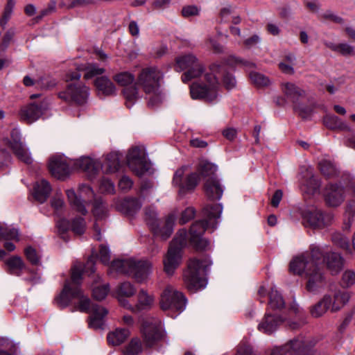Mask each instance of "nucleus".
<instances>
[{"instance_id":"55","label":"nucleus","mask_w":355,"mask_h":355,"mask_svg":"<svg viewBox=\"0 0 355 355\" xmlns=\"http://www.w3.org/2000/svg\"><path fill=\"white\" fill-rule=\"evenodd\" d=\"M6 4L4 7L3 12L0 19V22H7L11 19L13 10L15 6V0H6Z\"/></svg>"},{"instance_id":"57","label":"nucleus","mask_w":355,"mask_h":355,"mask_svg":"<svg viewBox=\"0 0 355 355\" xmlns=\"http://www.w3.org/2000/svg\"><path fill=\"white\" fill-rule=\"evenodd\" d=\"M319 168L321 173L327 178L330 179L333 173V165L329 160L322 159L319 162Z\"/></svg>"},{"instance_id":"14","label":"nucleus","mask_w":355,"mask_h":355,"mask_svg":"<svg viewBox=\"0 0 355 355\" xmlns=\"http://www.w3.org/2000/svg\"><path fill=\"white\" fill-rule=\"evenodd\" d=\"M313 346L310 340L298 337L290 340L284 345L275 347L270 351V355H302V353L309 352V347Z\"/></svg>"},{"instance_id":"41","label":"nucleus","mask_w":355,"mask_h":355,"mask_svg":"<svg viewBox=\"0 0 355 355\" xmlns=\"http://www.w3.org/2000/svg\"><path fill=\"white\" fill-rule=\"evenodd\" d=\"M268 306L272 310H281L285 306L284 300L276 288H271L269 293Z\"/></svg>"},{"instance_id":"5","label":"nucleus","mask_w":355,"mask_h":355,"mask_svg":"<svg viewBox=\"0 0 355 355\" xmlns=\"http://www.w3.org/2000/svg\"><path fill=\"white\" fill-rule=\"evenodd\" d=\"M163 73L157 67L151 66L142 69L139 73L136 86L141 88L146 95L148 96V106L155 107L162 101L163 96L160 90Z\"/></svg>"},{"instance_id":"63","label":"nucleus","mask_w":355,"mask_h":355,"mask_svg":"<svg viewBox=\"0 0 355 355\" xmlns=\"http://www.w3.org/2000/svg\"><path fill=\"white\" fill-rule=\"evenodd\" d=\"M220 15L223 19L226 21L232 20V22H239L243 19L241 18L239 15H232L231 10L229 8H223L220 10Z\"/></svg>"},{"instance_id":"31","label":"nucleus","mask_w":355,"mask_h":355,"mask_svg":"<svg viewBox=\"0 0 355 355\" xmlns=\"http://www.w3.org/2000/svg\"><path fill=\"white\" fill-rule=\"evenodd\" d=\"M120 168V159L118 153H110L107 155L103 163L101 162V167L105 173H114Z\"/></svg>"},{"instance_id":"29","label":"nucleus","mask_w":355,"mask_h":355,"mask_svg":"<svg viewBox=\"0 0 355 355\" xmlns=\"http://www.w3.org/2000/svg\"><path fill=\"white\" fill-rule=\"evenodd\" d=\"M94 85L98 91L105 96H113L116 94L114 84L107 76H101L95 80Z\"/></svg>"},{"instance_id":"35","label":"nucleus","mask_w":355,"mask_h":355,"mask_svg":"<svg viewBox=\"0 0 355 355\" xmlns=\"http://www.w3.org/2000/svg\"><path fill=\"white\" fill-rule=\"evenodd\" d=\"M204 71L205 68L203 65L199 60H198L196 62H194L192 67L183 73L181 79L183 83H187L193 79L200 78L202 75Z\"/></svg>"},{"instance_id":"36","label":"nucleus","mask_w":355,"mask_h":355,"mask_svg":"<svg viewBox=\"0 0 355 355\" xmlns=\"http://www.w3.org/2000/svg\"><path fill=\"white\" fill-rule=\"evenodd\" d=\"M141 203L136 198H127L123 200L120 205H116L117 209L125 211L128 214H132L140 209Z\"/></svg>"},{"instance_id":"22","label":"nucleus","mask_w":355,"mask_h":355,"mask_svg":"<svg viewBox=\"0 0 355 355\" xmlns=\"http://www.w3.org/2000/svg\"><path fill=\"white\" fill-rule=\"evenodd\" d=\"M49 171L55 178L64 180L70 173L67 160L62 156L52 157L49 164Z\"/></svg>"},{"instance_id":"61","label":"nucleus","mask_w":355,"mask_h":355,"mask_svg":"<svg viewBox=\"0 0 355 355\" xmlns=\"http://www.w3.org/2000/svg\"><path fill=\"white\" fill-rule=\"evenodd\" d=\"M99 189L102 193H112L114 191V185L109 179L103 178L101 181Z\"/></svg>"},{"instance_id":"10","label":"nucleus","mask_w":355,"mask_h":355,"mask_svg":"<svg viewBox=\"0 0 355 355\" xmlns=\"http://www.w3.org/2000/svg\"><path fill=\"white\" fill-rule=\"evenodd\" d=\"M186 302L187 300L183 293L171 286L164 290L159 302L162 310L177 313L175 315H171L173 318L184 310Z\"/></svg>"},{"instance_id":"44","label":"nucleus","mask_w":355,"mask_h":355,"mask_svg":"<svg viewBox=\"0 0 355 355\" xmlns=\"http://www.w3.org/2000/svg\"><path fill=\"white\" fill-rule=\"evenodd\" d=\"M334 245H336L346 252L352 253L349 239L340 233L334 234Z\"/></svg>"},{"instance_id":"7","label":"nucleus","mask_w":355,"mask_h":355,"mask_svg":"<svg viewBox=\"0 0 355 355\" xmlns=\"http://www.w3.org/2000/svg\"><path fill=\"white\" fill-rule=\"evenodd\" d=\"M187 244V231L181 229L178 231L171 241L168 252L164 259V270L168 275H172L181 263L182 249Z\"/></svg>"},{"instance_id":"4","label":"nucleus","mask_w":355,"mask_h":355,"mask_svg":"<svg viewBox=\"0 0 355 355\" xmlns=\"http://www.w3.org/2000/svg\"><path fill=\"white\" fill-rule=\"evenodd\" d=\"M223 211L221 204L207 205L203 209L205 220L196 221L190 228V243L197 250H205L209 248V241L202 237L208 228L214 230L218 224Z\"/></svg>"},{"instance_id":"42","label":"nucleus","mask_w":355,"mask_h":355,"mask_svg":"<svg viewBox=\"0 0 355 355\" xmlns=\"http://www.w3.org/2000/svg\"><path fill=\"white\" fill-rule=\"evenodd\" d=\"M109 291L110 285L108 284L98 285V281L95 280L92 284V296L96 300L101 301L104 300L107 295Z\"/></svg>"},{"instance_id":"53","label":"nucleus","mask_w":355,"mask_h":355,"mask_svg":"<svg viewBox=\"0 0 355 355\" xmlns=\"http://www.w3.org/2000/svg\"><path fill=\"white\" fill-rule=\"evenodd\" d=\"M56 8V1L55 0H51L47 4L46 7L42 9L36 16L37 20H42L46 17L51 15L54 13Z\"/></svg>"},{"instance_id":"34","label":"nucleus","mask_w":355,"mask_h":355,"mask_svg":"<svg viewBox=\"0 0 355 355\" xmlns=\"http://www.w3.org/2000/svg\"><path fill=\"white\" fill-rule=\"evenodd\" d=\"M331 302V296L330 295H324L320 302L311 308V315L314 318L322 316L329 309Z\"/></svg>"},{"instance_id":"50","label":"nucleus","mask_w":355,"mask_h":355,"mask_svg":"<svg viewBox=\"0 0 355 355\" xmlns=\"http://www.w3.org/2000/svg\"><path fill=\"white\" fill-rule=\"evenodd\" d=\"M235 355H257L251 345L246 340H242L236 347Z\"/></svg>"},{"instance_id":"30","label":"nucleus","mask_w":355,"mask_h":355,"mask_svg":"<svg viewBox=\"0 0 355 355\" xmlns=\"http://www.w3.org/2000/svg\"><path fill=\"white\" fill-rule=\"evenodd\" d=\"M51 191V187L46 180L37 181L34 186V197L40 203L44 202Z\"/></svg>"},{"instance_id":"26","label":"nucleus","mask_w":355,"mask_h":355,"mask_svg":"<svg viewBox=\"0 0 355 355\" xmlns=\"http://www.w3.org/2000/svg\"><path fill=\"white\" fill-rule=\"evenodd\" d=\"M154 303V297L145 290L141 289L137 295V302L135 306H130L132 313H140L151 309Z\"/></svg>"},{"instance_id":"28","label":"nucleus","mask_w":355,"mask_h":355,"mask_svg":"<svg viewBox=\"0 0 355 355\" xmlns=\"http://www.w3.org/2000/svg\"><path fill=\"white\" fill-rule=\"evenodd\" d=\"M205 192L210 200H220L223 193V189L217 178L207 179L205 184Z\"/></svg>"},{"instance_id":"40","label":"nucleus","mask_w":355,"mask_h":355,"mask_svg":"<svg viewBox=\"0 0 355 355\" xmlns=\"http://www.w3.org/2000/svg\"><path fill=\"white\" fill-rule=\"evenodd\" d=\"M79 70L85 71L84 78L90 79L93 77L101 75L105 73V69L103 67H100L96 63L91 62L83 64L78 67Z\"/></svg>"},{"instance_id":"58","label":"nucleus","mask_w":355,"mask_h":355,"mask_svg":"<svg viewBox=\"0 0 355 355\" xmlns=\"http://www.w3.org/2000/svg\"><path fill=\"white\" fill-rule=\"evenodd\" d=\"M15 35V32L12 29L8 30L3 35L1 42L0 44V56L8 47L11 42L12 37Z\"/></svg>"},{"instance_id":"56","label":"nucleus","mask_w":355,"mask_h":355,"mask_svg":"<svg viewBox=\"0 0 355 355\" xmlns=\"http://www.w3.org/2000/svg\"><path fill=\"white\" fill-rule=\"evenodd\" d=\"M319 110L321 114H323V123L329 128L333 129V118L331 116V108L328 110L327 107L324 105L319 106Z\"/></svg>"},{"instance_id":"8","label":"nucleus","mask_w":355,"mask_h":355,"mask_svg":"<svg viewBox=\"0 0 355 355\" xmlns=\"http://www.w3.org/2000/svg\"><path fill=\"white\" fill-rule=\"evenodd\" d=\"M282 90L288 99L293 104V109L302 119H307L312 113L313 105H306L304 103L306 99L304 90L291 83L282 85Z\"/></svg>"},{"instance_id":"17","label":"nucleus","mask_w":355,"mask_h":355,"mask_svg":"<svg viewBox=\"0 0 355 355\" xmlns=\"http://www.w3.org/2000/svg\"><path fill=\"white\" fill-rule=\"evenodd\" d=\"M5 141L19 159L28 164L32 162L30 153L21 141V133L18 129H12L10 132V139H6Z\"/></svg>"},{"instance_id":"59","label":"nucleus","mask_w":355,"mask_h":355,"mask_svg":"<svg viewBox=\"0 0 355 355\" xmlns=\"http://www.w3.org/2000/svg\"><path fill=\"white\" fill-rule=\"evenodd\" d=\"M26 259L33 264L37 265L40 263V256L35 249L28 247L24 250Z\"/></svg>"},{"instance_id":"60","label":"nucleus","mask_w":355,"mask_h":355,"mask_svg":"<svg viewBox=\"0 0 355 355\" xmlns=\"http://www.w3.org/2000/svg\"><path fill=\"white\" fill-rule=\"evenodd\" d=\"M345 189L343 186L334 185V206L340 205L345 199Z\"/></svg>"},{"instance_id":"1","label":"nucleus","mask_w":355,"mask_h":355,"mask_svg":"<svg viewBox=\"0 0 355 355\" xmlns=\"http://www.w3.org/2000/svg\"><path fill=\"white\" fill-rule=\"evenodd\" d=\"M333 249L331 246L311 245L309 251L295 257L290 263V271L308 279L306 289L313 292L325 279L324 270L333 268Z\"/></svg>"},{"instance_id":"27","label":"nucleus","mask_w":355,"mask_h":355,"mask_svg":"<svg viewBox=\"0 0 355 355\" xmlns=\"http://www.w3.org/2000/svg\"><path fill=\"white\" fill-rule=\"evenodd\" d=\"M75 166L87 172L92 177L100 170L101 162L88 157H83L76 161Z\"/></svg>"},{"instance_id":"51","label":"nucleus","mask_w":355,"mask_h":355,"mask_svg":"<svg viewBox=\"0 0 355 355\" xmlns=\"http://www.w3.org/2000/svg\"><path fill=\"white\" fill-rule=\"evenodd\" d=\"M334 51L343 56H354L355 55L354 47L347 43H340L334 45Z\"/></svg>"},{"instance_id":"52","label":"nucleus","mask_w":355,"mask_h":355,"mask_svg":"<svg viewBox=\"0 0 355 355\" xmlns=\"http://www.w3.org/2000/svg\"><path fill=\"white\" fill-rule=\"evenodd\" d=\"M349 300V294L347 291L339 292L334 295V311L339 310Z\"/></svg>"},{"instance_id":"2","label":"nucleus","mask_w":355,"mask_h":355,"mask_svg":"<svg viewBox=\"0 0 355 355\" xmlns=\"http://www.w3.org/2000/svg\"><path fill=\"white\" fill-rule=\"evenodd\" d=\"M82 275L81 264H75L71 268V279L66 281L60 294L55 297V302L58 307L63 309L70 304L72 299H78V310L91 314L89 326L95 329H101L103 318L107 314V311L96 304L92 303L89 298L83 295L80 288Z\"/></svg>"},{"instance_id":"38","label":"nucleus","mask_w":355,"mask_h":355,"mask_svg":"<svg viewBox=\"0 0 355 355\" xmlns=\"http://www.w3.org/2000/svg\"><path fill=\"white\" fill-rule=\"evenodd\" d=\"M198 60L192 55L188 54L177 57L175 59V70L178 71H187Z\"/></svg>"},{"instance_id":"39","label":"nucleus","mask_w":355,"mask_h":355,"mask_svg":"<svg viewBox=\"0 0 355 355\" xmlns=\"http://www.w3.org/2000/svg\"><path fill=\"white\" fill-rule=\"evenodd\" d=\"M217 171V166L207 161H202L198 165V172L199 176L203 178H216L215 173Z\"/></svg>"},{"instance_id":"33","label":"nucleus","mask_w":355,"mask_h":355,"mask_svg":"<svg viewBox=\"0 0 355 355\" xmlns=\"http://www.w3.org/2000/svg\"><path fill=\"white\" fill-rule=\"evenodd\" d=\"M7 266V272L12 275L19 276L25 268V264L21 257L13 256L8 259L5 262Z\"/></svg>"},{"instance_id":"47","label":"nucleus","mask_w":355,"mask_h":355,"mask_svg":"<svg viewBox=\"0 0 355 355\" xmlns=\"http://www.w3.org/2000/svg\"><path fill=\"white\" fill-rule=\"evenodd\" d=\"M343 288H349L355 284V272L351 270H345L339 282Z\"/></svg>"},{"instance_id":"12","label":"nucleus","mask_w":355,"mask_h":355,"mask_svg":"<svg viewBox=\"0 0 355 355\" xmlns=\"http://www.w3.org/2000/svg\"><path fill=\"white\" fill-rule=\"evenodd\" d=\"M67 196L72 208L81 214L85 215L87 213L86 204L94 199V193L89 186L82 184L77 192L73 189L67 190Z\"/></svg>"},{"instance_id":"20","label":"nucleus","mask_w":355,"mask_h":355,"mask_svg":"<svg viewBox=\"0 0 355 355\" xmlns=\"http://www.w3.org/2000/svg\"><path fill=\"white\" fill-rule=\"evenodd\" d=\"M184 173V168H179L175 171L173 179V184L179 187L181 192L193 190L200 180L198 173H192L187 177L184 182H182Z\"/></svg>"},{"instance_id":"11","label":"nucleus","mask_w":355,"mask_h":355,"mask_svg":"<svg viewBox=\"0 0 355 355\" xmlns=\"http://www.w3.org/2000/svg\"><path fill=\"white\" fill-rule=\"evenodd\" d=\"M113 80L118 85L124 87L122 94L125 103L128 108H130L141 97L136 83L132 85L135 80V76L128 71H123L115 74Z\"/></svg>"},{"instance_id":"9","label":"nucleus","mask_w":355,"mask_h":355,"mask_svg":"<svg viewBox=\"0 0 355 355\" xmlns=\"http://www.w3.org/2000/svg\"><path fill=\"white\" fill-rule=\"evenodd\" d=\"M31 100L37 99L21 107L19 111L20 119L28 124L37 121L49 110L50 101L40 94H32Z\"/></svg>"},{"instance_id":"13","label":"nucleus","mask_w":355,"mask_h":355,"mask_svg":"<svg viewBox=\"0 0 355 355\" xmlns=\"http://www.w3.org/2000/svg\"><path fill=\"white\" fill-rule=\"evenodd\" d=\"M129 168L137 175L141 176L150 170V163L146 158L144 148L135 146L130 148L127 155Z\"/></svg>"},{"instance_id":"25","label":"nucleus","mask_w":355,"mask_h":355,"mask_svg":"<svg viewBox=\"0 0 355 355\" xmlns=\"http://www.w3.org/2000/svg\"><path fill=\"white\" fill-rule=\"evenodd\" d=\"M152 263L148 260H135L132 275L139 283L145 282L152 272Z\"/></svg>"},{"instance_id":"48","label":"nucleus","mask_w":355,"mask_h":355,"mask_svg":"<svg viewBox=\"0 0 355 355\" xmlns=\"http://www.w3.org/2000/svg\"><path fill=\"white\" fill-rule=\"evenodd\" d=\"M250 78L252 83L257 87H266L270 83L267 76L257 72H250Z\"/></svg>"},{"instance_id":"45","label":"nucleus","mask_w":355,"mask_h":355,"mask_svg":"<svg viewBox=\"0 0 355 355\" xmlns=\"http://www.w3.org/2000/svg\"><path fill=\"white\" fill-rule=\"evenodd\" d=\"M116 293L118 296L130 297L135 294L136 288L131 283L125 282L119 286Z\"/></svg>"},{"instance_id":"19","label":"nucleus","mask_w":355,"mask_h":355,"mask_svg":"<svg viewBox=\"0 0 355 355\" xmlns=\"http://www.w3.org/2000/svg\"><path fill=\"white\" fill-rule=\"evenodd\" d=\"M176 220L175 213L168 214L163 220H159L151 230L154 236L163 241L167 240L173 232V227Z\"/></svg>"},{"instance_id":"54","label":"nucleus","mask_w":355,"mask_h":355,"mask_svg":"<svg viewBox=\"0 0 355 355\" xmlns=\"http://www.w3.org/2000/svg\"><path fill=\"white\" fill-rule=\"evenodd\" d=\"M85 222L83 218H75L71 224V229L76 234L81 235L85 230Z\"/></svg>"},{"instance_id":"3","label":"nucleus","mask_w":355,"mask_h":355,"mask_svg":"<svg viewBox=\"0 0 355 355\" xmlns=\"http://www.w3.org/2000/svg\"><path fill=\"white\" fill-rule=\"evenodd\" d=\"M210 73L204 76L207 83H193L190 86V94L193 99H203L208 102H213L217 98V88L218 85V76L223 73V83L227 89L236 86V81L234 76L230 73H224L223 65L213 64L210 67Z\"/></svg>"},{"instance_id":"43","label":"nucleus","mask_w":355,"mask_h":355,"mask_svg":"<svg viewBox=\"0 0 355 355\" xmlns=\"http://www.w3.org/2000/svg\"><path fill=\"white\" fill-rule=\"evenodd\" d=\"M142 351V345L139 338H132L123 349L124 355H137Z\"/></svg>"},{"instance_id":"24","label":"nucleus","mask_w":355,"mask_h":355,"mask_svg":"<svg viewBox=\"0 0 355 355\" xmlns=\"http://www.w3.org/2000/svg\"><path fill=\"white\" fill-rule=\"evenodd\" d=\"M283 321L280 316L266 313L258 325V330L270 335L277 329Z\"/></svg>"},{"instance_id":"49","label":"nucleus","mask_w":355,"mask_h":355,"mask_svg":"<svg viewBox=\"0 0 355 355\" xmlns=\"http://www.w3.org/2000/svg\"><path fill=\"white\" fill-rule=\"evenodd\" d=\"M145 220L150 229L159 221L157 213L153 207H147L144 209Z\"/></svg>"},{"instance_id":"15","label":"nucleus","mask_w":355,"mask_h":355,"mask_svg":"<svg viewBox=\"0 0 355 355\" xmlns=\"http://www.w3.org/2000/svg\"><path fill=\"white\" fill-rule=\"evenodd\" d=\"M89 95L87 87L82 83H74L69 85L66 90L60 92L58 97L67 103L83 105L87 102Z\"/></svg>"},{"instance_id":"18","label":"nucleus","mask_w":355,"mask_h":355,"mask_svg":"<svg viewBox=\"0 0 355 355\" xmlns=\"http://www.w3.org/2000/svg\"><path fill=\"white\" fill-rule=\"evenodd\" d=\"M300 175L302 191L309 195L314 194L319 189L320 183L315 178L313 169L311 167L302 166Z\"/></svg>"},{"instance_id":"21","label":"nucleus","mask_w":355,"mask_h":355,"mask_svg":"<svg viewBox=\"0 0 355 355\" xmlns=\"http://www.w3.org/2000/svg\"><path fill=\"white\" fill-rule=\"evenodd\" d=\"M304 220L313 228H324L330 225L331 217L319 210L306 211L303 213Z\"/></svg>"},{"instance_id":"23","label":"nucleus","mask_w":355,"mask_h":355,"mask_svg":"<svg viewBox=\"0 0 355 355\" xmlns=\"http://www.w3.org/2000/svg\"><path fill=\"white\" fill-rule=\"evenodd\" d=\"M92 213L96 220L94 225L95 232L94 237L97 241H100L101 239V228L98 224V221L105 219L107 216L108 213L107 207L101 198L95 199Z\"/></svg>"},{"instance_id":"46","label":"nucleus","mask_w":355,"mask_h":355,"mask_svg":"<svg viewBox=\"0 0 355 355\" xmlns=\"http://www.w3.org/2000/svg\"><path fill=\"white\" fill-rule=\"evenodd\" d=\"M18 230L7 226L0 225V240H18Z\"/></svg>"},{"instance_id":"32","label":"nucleus","mask_w":355,"mask_h":355,"mask_svg":"<svg viewBox=\"0 0 355 355\" xmlns=\"http://www.w3.org/2000/svg\"><path fill=\"white\" fill-rule=\"evenodd\" d=\"M134 259H117L112 262L110 269L118 273L132 275Z\"/></svg>"},{"instance_id":"62","label":"nucleus","mask_w":355,"mask_h":355,"mask_svg":"<svg viewBox=\"0 0 355 355\" xmlns=\"http://www.w3.org/2000/svg\"><path fill=\"white\" fill-rule=\"evenodd\" d=\"M196 211L193 207H187L181 214L180 223L184 225L193 219L195 216Z\"/></svg>"},{"instance_id":"37","label":"nucleus","mask_w":355,"mask_h":355,"mask_svg":"<svg viewBox=\"0 0 355 355\" xmlns=\"http://www.w3.org/2000/svg\"><path fill=\"white\" fill-rule=\"evenodd\" d=\"M130 336L128 329L120 328L110 332L107 335V341L110 345H119L123 343Z\"/></svg>"},{"instance_id":"6","label":"nucleus","mask_w":355,"mask_h":355,"mask_svg":"<svg viewBox=\"0 0 355 355\" xmlns=\"http://www.w3.org/2000/svg\"><path fill=\"white\" fill-rule=\"evenodd\" d=\"M211 262L208 259H191L183 273V280L187 288L191 293L203 289L207 285L204 272Z\"/></svg>"},{"instance_id":"64","label":"nucleus","mask_w":355,"mask_h":355,"mask_svg":"<svg viewBox=\"0 0 355 355\" xmlns=\"http://www.w3.org/2000/svg\"><path fill=\"white\" fill-rule=\"evenodd\" d=\"M132 180L126 175H123L119 182V189L124 192L129 191L132 188Z\"/></svg>"},{"instance_id":"16","label":"nucleus","mask_w":355,"mask_h":355,"mask_svg":"<svg viewBox=\"0 0 355 355\" xmlns=\"http://www.w3.org/2000/svg\"><path fill=\"white\" fill-rule=\"evenodd\" d=\"M141 332L144 341L147 347H152L162 339L160 321L158 319L148 318L143 322Z\"/></svg>"}]
</instances>
